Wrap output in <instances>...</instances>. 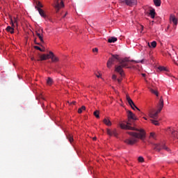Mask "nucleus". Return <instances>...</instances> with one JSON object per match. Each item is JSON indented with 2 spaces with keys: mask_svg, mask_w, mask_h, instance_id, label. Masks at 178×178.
Instances as JSON below:
<instances>
[{
  "mask_svg": "<svg viewBox=\"0 0 178 178\" xmlns=\"http://www.w3.org/2000/svg\"><path fill=\"white\" fill-rule=\"evenodd\" d=\"M127 118L128 122L127 124H120V127L123 130H134L137 132L128 131L127 134L131 136V137L124 140L125 144H127L128 145H134V144L138 143V140H142V141H144V140H145V131L143 129L136 128L134 120H138V118H137L136 114L133 113L131 111H128Z\"/></svg>",
  "mask_w": 178,
  "mask_h": 178,
  "instance_id": "1",
  "label": "nucleus"
},
{
  "mask_svg": "<svg viewBox=\"0 0 178 178\" xmlns=\"http://www.w3.org/2000/svg\"><path fill=\"white\" fill-rule=\"evenodd\" d=\"M51 59L52 62H58L59 58L54 55L52 51H49V54H42L40 56V59L38 60H47V59Z\"/></svg>",
  "mask_w": 178,
  "mask_h": 178,
  "instance_id": "2",
  "label": "nucleus"
},
{
  "mask_svg": "<svg viewBox=\"0 0 178 178\" xmlns=\"http://www.w3.org/2000/svg\"><path fill=\"white\" fill-rule=\"evenodd\" d=\"M129 62H134V63H144V59L142 60H130L128 58H123L120 60V64L122 66V67H127V69H131V67H129Z\"/></svg>",
  "mask_w": 178,
  "mask_h": 178,
  "instance_id": "3",
  "label": "nucleus"
},
{
  "mask_svg": "<svg viewBox=\"0 0 178 178\" xmlns=\"http://www.w3.org/2000/svg\"><path fill=\"white\" fill-rule=\"evenodd\" d=\"M153 149H155V151H157V152H160L161 149H165L168 152L170 151V149H169V147H166V145L162 143L153 144Z\"/></svg>",
  "mask_w": 178,
  "mask_h": 178,
  "instance_id": "4",
  "label": "nucleus"
},
{
  "mask_svg": "<svg viewBox=\"0 0 178 178\" xmlns=\"http://www.w3.org/2000/svg\"><path fill=\"white\" fill-rule=\"evenodd\" d=\"M127 101L129 104V105L131 106V108L135 111V109H137V111H139L140 112V108H138V107H136V104H134V102H133V100L131 99V98H130V96H129V95H127Z\"/></svg>",
  "mask_w": 178,
  "mask_h": 178,
  "instance_id": "5",
  "label": "nucleus"
},
{
  "mask_svg": "<svg viewBox=\"0 0 178 178\" xmlns=\"http://www.w3.org/2000/svg\"><path fill=\"white\" fill-rule=\"evenodd\" d=\"M64 6H65V4L63 3V1H60V3H59V0H56L54 4V8L56 10V13L59 12V10H60V8H63Z\"/></svg>",
  "mask_w": 178,
  "mask_h": 178,
  "instance_id": "6",
  "label": "nucleus"
},
{
  "mask_svg": "<svg viewBox=\"0 0 178 178\" xmlns=\"http://www.w3.org/2000/svg\"><path fill=\"white\" fill-rule=\"evenodd\" d=\"M115 72H117V73H119L122 77L124 76V72L123 71V67L120 65H115Z\"/></svg>",
  "mask_w": 178,
  "mask_h": 178,
  "instance_id": "7",
  "label": "nucleus"
},
{
  "mask_svg": "<svg viewBox=\"0 0 178 178\" xmlns=\"http://www.w3.org/2000/svg\"><path fill=\"white\" fill-rule=\"evenodd\" d=\"M122 2L127 5V6H134L137 5V0H124Z\"/></svg>",
  "mask_w": 178,
  "mask_h": 178,
  "instance_id": "8",
  "label": "nucleus"
},
{
  "mask_svg": "<svg viewBox=\"0 0 178 178\" xmlns=\"http://www.w3.org/2000/svg\"><path fill=\"white\" fill-rule=\"evenodd\" d=\"M161 113V112H158V110L155 111V110H151L149 111V116L152 119H157L158 118V114Z\"/></svg>",
  "mask_w": 178,
  "mask_h": 178,
  "instance_id": "9",
  "label": "nucleus"
},
{
  "mask_svg": "<svg viewBox=\"0 0 178 178\" xmlns=\"http://www.w3.org/2000/svg\"><path fill=\"white\" fill-rule=\"evenodd\" d=\"M163 108V99L162 97L160 98L159 103L158 104V112H161Z\"/></svg>",
  "mask_w": 178,
  "mask_h": 178,
  "instance_id": "10",
  "label": "nucleus"
},
{
  "mask_svg": "<svg viewBox=\"0 0 178 178\" xmlns=\"http://www.w3.org/2000/svg\"><path fill=\"white\" fill-rule=\"evenodd\" d=\"M170 22H172V23L174 24V27L177 26V18H176V17H175V15H171L170 16Z\"/></svg>",
  "mask_w": 178,
  "mask_h": 178,
  "instance_id": "11",
  "label": "nucleus"
},
{
  "mask_svg": "<svg viewBox=\"0 0 178 178\" xmlns=\"http://www.w3.org/2000/svg\"><path fill=\"white\" fill-rule=\"evenodd\" d=\"M103 123H104L106 126H112V122H111V119H109V118H104Z\"/></svg>",
  "mask_w": 178,
  "mask_h": 178,
  "instance_id": "12",
  "label": "nucleus"
},
{
  "mask_svg": "<svg viewBox=\"0 0 178 178\" xmlns=\"http://www.w3.org/2000/svg\"><path fill=\"white\" fill-rule=\"evenodd\" d=\"M35 9H37V10H38V8L39 9H41V8H44V6L40 1H35Z\"/></svg>",
  "mask_w": 178,
  "mask_h": 178,
  "instance_id": "13",
  "label": "nucleus"
},
{
  "mask_svg": "<svg viewBox=\"0 0 178 178\" xmlns=\"http://www.w3.org/2000/svg\"><path fill=\"white\" fill-rule=\"evenodd\" d=\"M38 11L39 12V14L42 17H47V15H45V13L44 12V10L38 8Z\"/></svg>",
  "mask_w": 178,
  "mask_h": 178,
  "instance_id": "14",
  "label": "nucleus"
},
{
  "mask_svg": "<svg viewBox=\"0 0 178 178\" xmlns=\"http://www.w3.org/2000/svg\"><path fill=\"white\" fill-rule=\"evenodd\" d=\"M15 26H8L7 28H6V31H8V33H10L11 34H13V33H15V29H14Z\"/></svg>",
  "mask_w": 178,
  "mask_h": 178,
  "instance_id": "15",
  "label": "nucleus"
},
{
  "mask_svg": "<svg viewBox=\"0 0 178 178\" xmlns=\"http://www.w3.org/2000/svg\"><path fill=\"white\" fill-rule=\"evenodd\" d=\"M36 35H37V37H38L41 43L44 44V38H43L42 34H40V33H38V31H36Z\"/></svg>",
  "mask_w": 178,
  "mask_h": 178,
  "instance_id": "16",
  "label": "nucleus"
},
{
  "mask_svg": "<svg viewBox=\"0 0 178 178\" xmlns=\"http://www.w3.org/2000/svg\"><path fill=\"white\" fill-rule=\"evenodd\" d=\"M156 14V13H155V9H151L149 10V15L151 16L152 19H154L155 18V15Z\"/></svg>",
  "mask_w": 178,
  "mask_h": 178,
  "instance_id": "17",
  "label": "nucleus"
},
{
  "mask_svg": "<svg viewBox=\"0 0 178 178\" xmlns=\"http://www.w3.org/2000/svg\"><path fill=\"white\" fill-rule=\"evenodd\" d=\"M10 24H11L12 27H15V24H16V26H17V19L16 17H14V19H11Z\"/></svg>",
  "mask_w": 178,
  "mask_h": 178,
  "instance_id": "18",
  "label": "nucleus"
},
{
  "mask_svg": "<svg viewBox=\"0 0 178 178\" xmlns=\"http://www.w3.org/2000/svg\"><path fill=\"white\" fill-rule=\"evenodd\" d=\"M106 67H107L108 69H111V67H112V58H110L108 59V60L107 61Z\"/></svg>",
  "mask_w": 178,
  "mask_h": 178,
  "instance_id": "19",
  "label": "nucleus"
},
{
  "mask_svg": "<svg viewBox=\"0 0 178 178\" xmlns=\"http://www.w3.org/2000/svg\"><path fill=\"white\" fill-rule=\"evenodd\" d=\"M52 83H54V81L52 80V79L51 77H49L47 81V84L48 86H52Z\"/></svg>",
  "mask_w": 178,
  "mask_h": 178,
  "instance_id": "20",
  "label": "nucleus"
},
{
  "mask_svg": "<svg viewBox=\"0 0 178 178\" xmlns=\"http://www.w3.org/2000/svg\"><path fill=\"white\" fill-rule=\"evenodd\" d=\"M158 69L160 70V72H168V69L163 66L159 67Z\"/></svg>",
  "mask_w": 178,
  "mask_h": 178,
  "instance_id": "21",
  "label": "nucleus"
},
{
  "mask_svg": "<svg viewBox=\"0 0 178 178\" xmlns=\"http://www.w3.org/2000/svg\"><path fill=\"white\" fill-rule=\"evenodd\" d=\"M155 6H161V0H154Z\"/></svg>",
  "mask_w": 178,
  "mask_h": 178,
  "instance_id": "22",
  "label": "nucleus"
},
{
  "mask_svg": "<svg viewBox=\"0 0 178 178\" xmlns=\"http://www.w3.org/2000/svg\"><path fill=\"white\" fill-rule=\"evenodd\" d=\"M83 111H86V107L82 106L81 108L78 109V113H83Z\"/></svg>",
  "mask_w": 178,
  "mask_h": 178,
  "instance_id": "23",
  "label": "nucleus"
},
{
  "mask_svg": "<svg viewBox=\"0 0 178 178\" xmlns=\"http://www.w3.org/2000/svg\"><path fill=\"white\" fill-rule=\"evenodd\" d=\"M67 138L69 140L70 143H73V136L72 134H68Z\"/></svg>",
  "mask_w": 178,
  "mask_h": 178,
  "instance_id": "24",
  "label": "nucleus"
},
{
  "mask_svg": "<svg viewBox=\"0 0 178 178\" xmlns=\"http://www.w3.org/2000/svg\"><path fill=\"white\" fill-rule=\"evenodd\" d=\"M119 60V55L115 54V55H112V60L113 62V60Z\"/></svg>",
  "mask_w": 178,
  "mask_h": 178,
  "instance_id": "25",
  "label": "nucleus"
},
{
  "mask_svg": "<svg viewBox=\"0 0 178 178\" xmlns=\"http://www.w3.org/2000/svg\"><path fill=\"white\" fill-rule=\"evenodd\" d=\"M94 116H95V118H97V119H99V111H95L93 113Z\"/></svg>",
  "mask_w": 178,
  "mask_h": 178,
  "instance_id": "26",
  "label": "nucleus"
},
{
  "mask_svg": "<svg viewBox=\"0 0 178 178\" xmlns=\"http://www.w3.org/2000/svg\"><path fill=\"white\" fill-rule=\"evenodd\" d=\"M150 121L153 124H154V126H159V122H158V120H150Z\"/></svg>",
  "mask_w": 178,
  "mask_h": 178,
  "instance_id": "27",
  "label": "nucleus"
},
{
  "mask_svg": "<svg viewBox=\"0 0 178 178\" xmlns=\"http://www.w3.org/2000/svg\"><path fill=\"white\" fill-rule=\"evenodd\" d=\"M106 134H107V135L109 136L110 137L112 136V131H111V129H106Z\"/></svg>",
  "mask_w": 178,
  "mask_h": 178,
  "instance_id": "28",
  "label": "nucleus"
},
{
  "mask_svg": "<svg viewBox=\"0 0 178 178\" xmlns=\"http://www.w3.org/2000/svg\"><path fill=\"white\" fill-rule=\"evenodd\" d=\"M151 47H152V48H156V41L152 42Z\"/></svg>",
  "mask_w": 178,
  "mask_h": 178,
  "instance_id": "29",
  "label": "nucleus"
},
{
  "mask_svg": "<svg viewBox=\"0 0 178 178\" xmlns=\"http://www.w3.org/2000/svg\"><path fill=\"white\" fill-rule=\"evenodd\" d=\"M151 92L156 95V97H158V92L156 90L151 89Z\"/></svg>",
  "mask_w": 178,
  "mask_h": 178,
  "instance_id": "30",
  "label": "nucleus"
},
{
  "mask_svg": "<svg viewBox=\"0 0 178 178\" xmlns=\"http://www.w3.org/2000/svg\"><path fill=\"white\" fill-rule=\"evenodd\" d=\"M138 161V162H144V158L143 156H139Z\"/></svg>",
  "mask_w": 178,
  "mask_h": 178,
  "instance_id": "31",
  "label": "nucleus"
},
{
  "mask_svg": "<svg viewBox=\"0 0 178 178\" xmlns=\"http://www.w3.org/2000/svg\"><path fill=\"white\" fill-rule=\"evenodd\" d=\"M171 134H172V137H176V134H177V131H172L171 132Z\"/></svg>",
  "mask_w": 178,
  "mask_h": 178,
  "instance_id": "32",
  "label": "nucleus"
},
{
  "mask_svg": "<svg viewBox=\"0 0 178 178\" xmlns=\"http://www.w3.org/2000/svg\"><path fill=\"white\" fill-rule=\"evenodd\" d=\"M95 75H96V76H97L98 79H99V78H101V77H102V74H101V73L98 72V74H96Z\"/></svg>",
  "mask_w": 178,
  "mask_h": 178,
  "instance_id": "33",
  "label": "nucleus"
},
{
  "mask_svg": "<svg viewBox=\"0 0 178 178\" xmlns=\"http://www.w3.org/2000/svg\"><path fill=\"white\" fill-rule=\"evenodd\" d=\"M118 41V38L112 37V42H116Z\"/></svg>",
  "mask_w": 178,
  "mask_h": 178,
  "instance_id": "34",
  "label": "nucleus"
},
{
  "mask_svg": "<svg viewBox=\"0 0 178 178\" xmlns=\"http://www.w3.org/2000/svg\"><path fill=\"white\" fill-rule=\"evenodd\" d=\"M35 49H38V51H42V49H41V47H40L38 46H35Z\"/></svg>",
  "mask_w": 178,
  "mask_h": 178,
  "instance_id": "35",
  "label": "nucleus"
},
{
  "mask_svg": "<svg viewBox=\"0 0 178 178\" xmlns=\"http://www.w3.org/2000/svg\"><path fill=\"white\" fill-rule=\"evenodd\" d=\"M92 52H98V48H94L92 49Z\"/></svg>",
  "mask_w": 178,
  "mask_h": 178,
  "instance_id": "36",
  "label": "nucleus"
},
{
  "mask_svg": "<svg viewBox=\"0 0 178 178\" xmlns=\"http://www.w3.org/2000/svg\"><path fill=\"white\" fill-rule=\"evenodd\" d=\"M108 42L112 43V38H108Z\"/></svg>",
  "mask_w": 178,
  "mask_h": 178,
  "instance_id": "37",
  "label": "nucleus"
},
{
  "mask_svg": "<svg viewBox=\"0 0 178 178\" xmlns=\"http://www.w3.org/2000/svg\"><path fill=\"white\" fill-rule=\"evenodd\" d=\"M112 79H113V80H115V79H116V75L113 74V75H112Z\"/></svg>",
  "mask_w": 178,
  "mask_h": 178,
  "instance_id": "38",
  "label": "nucleus"
},
{
  "mask_svg": "<svg viewBox=\"0 0 178 178\" xmlns=\"http://www.w3.org/2000/svg\"><path fill=\"white\" fill-rule=\"evenodd\" d=\"M155 136V134H154V133H150V137H154Z\"/></svg>",
  "mask_w": 178,
  "mask_h": 178,
  "instance_id": "39",
  "label": "nucleus"
},
{
  "mask_svg": "<svg viewBox=\"0 0 178 178\" xmlns=\"http://www.w3.org/2000/svg\"><path fill=\"white\" fill-rule=\"evenodd\" d=\"M112 134L116 137V134H115V132L113 131Z\"/></svg>",
  "mask_w": 178,
  "mask_h": 178,
  "instance_id": "40",
  "label": "nucleus"
},
{
  "mask_svg": "<svg viewBox=\"0 0 178 178\" xmlns=\"http://www.w3.org/2000/svg\"><path fill=\"white\" fill-rule=\"evenodd\" d=\"M67 15V13H66L63 17H66Z\"/></svg>",
  "mask_w": 178,
  "mask_h": 178,
  "instance_id": "41",
  "label": "nucleus"
},
{
  "mask_svg": "<svg viewBox=\"0 0 178 178\" xmlns=\"http://www.w3.org/2000/svg\"><path fill=\"white\" fill-rule=\"evenodd\" d=\"M95 140H97V137L93 138V141H95Z\"/></svg>",
  "mask_w": 178,
  "mask_h": 178,
  "instance_id": "42",
  "label": "nucleus"
},
{
  "mask_svg": "<svg viewBox=\"0 0 178 178\" xmlns=\"http://www.w3.org/2000/svg\"><path fill=\"white\" fill-rule=\"evenodd\" d=\"M143 77H145L146 74H142Z\"/></svg>",
  "mask_w": 178,
  "mask_h": 178,
  "instance_id": "43",
  "label": "nucleus"
},
{
  "mask_svg": "<svg viewBox=\"0 0 178 178\" xmlns=\"http://www.w3.org/2000/svg\"><path fill=\"white\" fill-rule=\"evenodd\" d=\"M118 83H120V81H122V80L118 79Z\"/></svg>",
  "mask_w": 178,
  "mask_h": 178,
  "instance_id": "44",
  "label": "nucleus"
},
{
  "mask_svg": "<svg viewBox=\"0 0 178 178\" xmlns=\"http://www.w3.org/2000/svg\"><path fill=\"white\" fill-rule=\"evenodd\" d=\"M143 119H145V120H147V118L143 117Z\"/></svg>",
  "mask_w": 178,
  "mask_h": 178,
  "instance_id": "45",
  "label": "nucleus"
},
{
  "mask_svg": "<svg viewBox=\"0 0 178 178\" xmlns=\"http://www.w3.org/2000/svg\"><path fill=\"white\" fill-rule=\"evenodd\" d=\"M148 47H149V48H151V44H149V43H148Z\"/></svg>",
  "mask_w": 178,
  "mask_h": 178,
  "instance_id": "46",
  "label": "nucleus"
},
{
  "mask_svg": "<svg viewBox=\"0 0 178 178\" xmlns=\"http://www.w3.org/2000/svg\"><path fill=\"white\" fill-rule=\"evenodd\" d=\"M72 104L74 105V104H76V102H72Z\"/></svg>",
  "mask_w": 178,
  "mask_h": 178,
  "instance_id": "47",
  "label": "nucleus"
},
{
  "mask_svg": "<svg viewBox=\"0 0 178 178\" xmlns=\"http://www.w3.org/2000/svg\"><path fill=\"white\" fill-rule=\"evenodd\" d=\"M142 29H144V26H141Z\"/></svg>",
  "mask_w": 178,
  "mask_h": 178,
  "instance_id": "48",
  "label": "nucleus"
}]
</instances>
